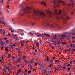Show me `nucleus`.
Wrapping results in <instances>:
<instances>
[{"label":"nucleus","mask_w":75,"mask_h":75,"mask_svg":"<svg viewBox=\"0 0 75 75\" xmlns=\"http://www.w3.org/2000/svg\"><path fill=\"white\" fill-rule=\"evenodd\" d=\"M10 70V69H9V67H5L3 71V74H6L7 71H9Z\"/></svg>","instance_id":"nucleus-1"},{"label":"nucleus","mask_w":75,"mask_h":75,"mask_svg":"<svg viewBox=\"0 0 75 75\" xmlns=\"http://www.w3.org/2000/svg\"><path fill=\"white\" fill-rule=\"evenodd\" d=\"M12 37H13V38H14L16 41L20 40V38H17V34H16L15 35H12Z\"/></svg>","instance_id":"nucleus-2"},{"label":"nucleus","mask_w":75,"mask_h":75,"mask_svg":"<svg viewBox=\"0 0 75 75\" xmlns=\"http://www.w3.org/2000/svg\"><path fill=\"white\" fill-rule=\"evenodd\" d=\"M61 3H62V2L61 1H54L53 2V3H55L54 4H60Z\"/></svg>","instance_id":"nucleus-3"},{"label":"nucleus","mask_w":75,"mask_h":75,"mask_svg":"<svg viewBox=\"0 0 75 75\" xmlns=\"http://www.w3.org/2000/svg\"><path fill=\"white\" fill-rule=\"evenodd\" d=\"M20 59H21V56L20 57H18L16 60V61L15 62L16 64H17V63H20Z\"/></svg>","instance_id":"nucleus-4"},{"label":"nucleus","mask_w":75,"mask_h":75,"mask_svg":"<svg viewBox=\"0 0 75 75\" xmlns=\"http://www.w3.org/2000/svg\"><path fill=\"white\" fill-rule=\"evenodd\" d=\"M66 36V35H63L61 37L60 39H59V40H62L64 39L65 38V37Z\"/></svg>","instance_id":"nucleus-5"},{"label":"nucleus","mask_w":75,"mask_h":75,"mask_svg":"<svg viewBox=\"0 0 75 75\" xmlns=\"http://www.w3.org/2000/svg\"><path fill=\"white\" fill-rule=\"evenodd\" d=\"M0 45L2 47H5L4 45V42H1L0 43Z\"/></svg>","instance_id":"nucleus-6"},{"label":"nucleus","mask_w":75,"mask_h":75,"mask_svg":"<svg viewBox=\"0 0 75 75\" xmlns=\"http://www.w3.org/2000/svg\"><path fill=\"white\" fill-rule=\"evenodd\" d=\"M21 45L22 46H24V42L23 41H21V42L20 43Z\"/></svg>","instance_id":"nucleus-7"},{"label":"nucleus","mask_w":75,"mask_h":75,"mask_svg":"<svg viewBox=\"0 0 75 75\" xmlns=\"http://www.w3.org/2000/svg\"><path fill=\"white\" fill-rule=\"evenodd\" d=\"M42 35L45 36V37H48V36H49V35L48 34L46 33L42 34Z\"/></svg>","instance_id":"nucleus-8"},{"label":"nucleus","mask_w":75,"mask_h":75,"mask_svg":"<svg viewBox=\"0 0 75 75\" xmlns=\"http://www.w3.org/2000/svg\"><path fill=\"white\" fill-rule=\"evenodd\" d=\"M34 47H35V46L33 44L32 45V46H31V49L32 50H34L35 49V48H34Z\"/></svg>","instance_id":"nucleus-9"},{"label":"nucleus","mask_w":75,"mask_h":75,"mask_svg":"<svg viewBox=\"0 0 75 75\" xmlns=\"http://www.w3.org/2000/svg\"><path fill=\"white\" fill-rule=\"evenodd\" d=\"M6 44H9V43H10V42L9 41V40H6Z\"/></svg>","instance_id":"nucleus-10"},{"label":"nucleus","mask_w":75,"mask_h":75,"mask_svg":"<svg viewBox=\"0 0 75 75\" xmlns=\"http://www.w3.org/2000/svg\"><path fill=\"white\" fill-rule=\"evenodd\" d=\"M36 46L37 47H38L40 46V43H39V42L37 43L36 44Z\"/></svg>","instance_id":"nucleus-11"},{"label":"nucleus","mask_w":75,"mask_h":75,"mask_svg":"<svg viewBox=\"0 0 75 75\" xmlns=\"http://www.w3.org/2000/svg\"><path fill=\"white\" fill-rule=\"evenodd\" d=\"M60 67L61 68H63V69H65L67 68V67L65 66L63 67L62 65L60 66Z\"/></svg>","instance_id":"nucleus-12"},{"label":"nucleus","mask_w":75,"mask_h":75,"mask_svg":"<svg viewBox=\"0 0 75 75\" xmlns=\"http://www.w3.org/2000/svg\"><path fill=\"white\" fill-rule=\"evenodd\" d=\"M24 61V62L25 63V64H27V62H29V61H27L26 60H23Z\"/></svg>","instance_id":"nucleus-13"},{"label":"nucleus","mask_w":75,"mask_h":75,"mask_svg":"<svg viewBox=\"0 0 75 75\" xmlns=\"http://www.w3.org/2000/svg\"><path fill=\"white\" fill-rule=\"evenodd\" d=\"M8 57L9 58H11V54H8Z\"/></svg>","instance_id":"nucleus-14"},{"label":"nucleus","mask_w":75,"mask_h":75,"mask_svg":"<svg viewBox=\"0 0 75 75\" xmlns=\"http://www.w3.org/2000/svg\"><path fill=\"white\" fill-rule=\"evenodd\" d=\"M4 3V0H1V1H0V3H2V4H3V3Z\"/></svg>","instance_id":"nucleus-15"},{"label":"nucleus","mask_w":75,"mask_h":75,"mask_svg":"<svg viewBox=\"0 0 75 75\" xmlns=\"http://www.w3.org/2000/svg\"><path fill=\"white\" fill-rule=\"evenodd\" d=\"M8 65L9 67H11V64L10 63H8Z\"/></svg>","instance_id":"nucleus-16"},{"label":"nucleus","mask_w":75,"mask_h":75,"mask_svg":"<svg viewBox=\"0 0 75 75\" xmlns=\"http://www.w3.org/2000/svg\"><path fill=\"white\" fill-rule=\"evenodd\" d=\"M69 46L70 47H73V45H72L73 44H69Z\"/></svg>","instance_id":"nucleus-17"},{"label":"nucleus","mask_w":75,"mask_h":75,"mask_svg":"<svg viewBox=\"0 0 75 75\" xmlns=\"http://www.w3.org/2000/svg\"><path fill=\"white\" fill-rule=\"evenodd\" d=\"M5 51H8V48H5Z\"/></svg>","instance_id":"nucleus-18"},{"label":"nucleus","mask_w":75,"mask_h":75,"mask_svg":"<svg viewBox=\"0 0 75 75\" xmlns=\"http://www.w3.org/2000/svg\"><path fill=\"white\" fill-rule=\"evenodd\" d=\"M57 37V35H55L54 36V38H53V39H57V38H55Z\"/></svg>","instance_id":"nucleus-19"},{"label":"nucleus","mask_w":75,"mask_h":75,"mask_svg":"<svg viewBox=\"0 0 75 75\" xmlns=\"http://www.w3.org/2000/svg\"><path fill=\"white\" fill-rule=\"evenodd\" d=\"M25 58H26V56H25V55H24L23 57V59H25Z\"/></svg>","instance_id":"nucleus-20"},{"label":"nucleus","mask_w":75,"mask_h":75,"mask_svg":"<svg viewBox=\"0 0 75 75\" xmlns=\"http://www.w3.org/2000/svg\"><path fill=\"white\" fill-rule=\"evenodd\" d=\"M13 69H16V66H13Z\"/></svg>","instance_id":"nucleus-21"},{"label":"nucleus","mask_w":75,"mask_h":75,"mask_svg":"<svg viewBox=\"0 0 75 75\" xmlns=\"http://www.w3.org/2000/svg\"><path fill=\"white\" fill-rule=\"evenodd\" d=\"M18 72H19V73H20V72H22L21 70H20V69H19V70H18Z\"/></svg>","instance_id":"nucleus-22"},{"label":"nucleus","mask_w":75,"mask_h":75,"mask_svg":"<svg viewBox=\"0 0 75 75\" xmlns=\"http://www.w3.org/2000/svg\"><path fill=\"white\" fill-rule=\"evenodd\" d=\"M20 34L21 35H24V33H23V32H21L20 33Z\"/></svg>","instance_id":"nucleus-23"},{"label":"nucleus","mask_w":75,"mask_h":75,"mask_svg":"<svg viewBox=\"0 0 75 75\" xmlns=\"http://www.w3.org/2000/svg\"><path fill=\"white\" fill-rule=\"evenodd\" d=\"M39 13H40V15H41L42 14V13H44V12H39Z\"/></svg>","instance_id":"nucleus-24"},{"label":"nucleus","mask_w":75,"mask_h":75,"mask_svg":"<svg viewBox=\"0 0 75 75\" xmlns=\"http://www.w3.org/2000/svg\"><path fill=\"white\" fill-rule=\"evenodd\" d=\"M42 34H40L39 35V37H42V35H42Z\"/></svg>","instance_id":"nucleus-25"},{"label":"nucleus","mask_w":75,"mask_h":75,"mask_svg":"<svg viewBox=\"0 0 75 75\" xmlns=\"http://www.w3.org/2000/svg\"><path fill=\"white\" fill-rule=\"evenodd\" d=\"M4 63V60H1V64H3Z\"/></svg>","instance_id":"nucleus-26"},{"label":"nucleus","mask_w":75,"mask_h":75,"mask_svg":"<svg viewBox=\"0 0 75 75\" xmlns=\"http://www.w3.org/2000/svg\"><path fill=\"white\" fill-rule=\"evenodd\" d=\"M47 59H46V61H48V60H49V58H48V57H47Z\"/></svg>","instance_id":"nucleus-27"},{"label":"nucleus","mask_w":75,"mask_h":75,"mask_svg":"<svg viewBox=\"0 0 75 75\" xmlns=\"http://www.w3.org/2000/svg\"><path fill=\"white\" fill-rule=\"evenodd\" d=\"M34 14H37V11H34Z\"/></svg>","instance_id":"nucleus-28"},{"label":"nucleus","mask_w":75,"mask_h":75,"mask_svg":"<svg viewBox=\"0 0 75 75\" xmlns=\"http://www.w3.org/2000/svg\"><path fill=\"white\" fill-rule=\"evenodd\" d=\"M42 16L43 17H45L46 16V15H45V13H43V14L42 15Z\"/></svg>","instance_id":"nucleus-29"},{"label":"nucleus","mask_w":75,"mask_h":75,"mask_svg":"<svg viewBox=\"0 0 75 75\" xmlns=\"http://www.w3.org/2000/svg\"><path fill=\"white\" fill-rule=\"evenodd\" d=\"M73 45V47H74V48H75V44H72Z\"/></svg>","instance_id":"nucleus-30"},{"label":"nucleus","mask_w":75,"mask_h":75,"mask_svg":"<svg viewBox=\"0 0 75 75\" xmlns=\"http://www.w3.org/2000/svg\"><path fill=\"white\" fill-rule=\"evenodd\" d=\"M69 62L71 64H72V61L70 60L69 61Z\"/></svg>","instance_id":"nucleus-31"},{"label":"nucleus","mask_w":75,"mask_h":75,"mask_svg":"<svg viewBox=\"0 0 75 75\" xmlns=\"http://www.w3.org/2000/svg\"><path fill=\"white\" fill-rule=\"evenodd\" d=\"M69 18H70L69 17H66V19L67 20H68L69 19Z\"/></svg>","instance_id":"nucleus-32"},{"label":"nucleus","mask_w":75,"mask_h":75,"mask_svg":"<svg viewBox=\"0 0 75 75\" xmlns=\"http://www.w3.org/2000/svg\"><path fill=\"white\" fill-rule=\"evenodd\" d=\"M71 48H69L68 49V51L69 52L71 51Z\"/></svg>","instance_id":"nucleus-33"},{"label":"nucleus","mask_w":75,"mask_h":75,"mask_svg":"<svg viewBox=\"0 0 75 75\" xmlns=\"http://www.w3.org/2000/svg\"><path fill=\"white\" fill-rule=\"evenodd\" d=\"M72 34H75V30H73L72 32Z\"/></svg>","instance_id":"nucleus-34"},{"label":"nucleus","mask_w":75,"mask_h":75,"mask_svg":"<svg viewBox=\"0 0 75 75\" xmlns=\"http://www.w3.org/2000/svg\"><path fill=\"white\" fill-rule=\"evenodd\" d=\"M55 62H59V60H55Z\"/></svg>","instance_id":"nucleus-35"},{"label":"nucleus","mask_w":75,"mask_h":75,"mask_svg":"<svg viewBox=\"0 0 75 75\" xmlns=\"http://www.w3.org/2000/svg\"><path fill=\"white\" fill-rule=\"evenodd\" d=\"M57 43L58 44H59L60 43V42H59V41H57Z\"/></svg>","instance_id":"nucleus-36"},{"label":"nucleus","mask_w":75,"mask_h":75,"mask_svg":"<svg viewBox=\"0 0 75 75\" xmlns=\"http://www.w3.org/2000/svg\"><path fill=\"white\" fill-rule=\"evenodd\" d=\"M19 65H20L19 64H17V68H19Z\"/></svg>","instance_id":"nucleus-37"},{"label":"nucleus","mask_w":75,"mask_h":75,"mask_svg":"<svg viewBox=\"0 0 75 75\" xmlns=\"http://www.w3.org/2000/svg\"><path fill=\"white\" fill-rule=\"evenodd\" d=\"M1 22L2 24H4V22L3 21H1Z\"/></svg>","instance_id":"nucleus-38"},{"label":"nucleus","mask_w":75,"mask_h":75,"mask_svg":"<svg viewBox=\"0 0 75 75\" xmlns=\"http://www.w3.org/2000/svg\"><path fill=\"white\" fill-rule=\"evenodd\" d=\"M16 57H15L14 56H13L12 57V59H14Z\"/></svg>","instance_id":"nucleus-39"},{"label":"nucleus","mask_w":75,"mask_h":75,"mask_svg":"<svg viewBox=\"0 0 75 75\" xmlns=\"http://www.w3.org/2000/svg\"><path fill=\"white\" fill-rule=\"evenodd\" d=\"M52 64H50V66H49V67H50V68H51V67H52Z\"/></svg>","instance_id":"nucleus-40"},{"label":"nucleus","mask_w":75,"mask_h":75,"mask_svg":"<svg viewBox=\"0 0 75 75\" xmlns=\"http://www.w3.org/2000/svg\"><path fill=\"white\" fill-rule=\"evenodd\" d=\"M15 44H16V43H15L14 44L12 45V46H14V47H16V45H15Z\"/></svg>","instance_id":"nucleus-41"},{"label":"nucleus","mask_w":75,"mask_h":75,"mask_svg":"<svg viewBox=\"0 0 75 75\" xmlns=\"http://www.w3.org/2000/svg\"><path fill=\"white\" fill-rule=\"evenodd\" d=\"M19 72H17V73L15 74L16 75H18V74H19Z\"/></svg>","instance_id":"nucleus-42"},{"label":"nucleus","mask_w":75,"mask_h":75,"mask_svg":"<svg viewBox=\"0 0 75 75\" xmlns=\"http://www.w3.org/2000/svg\"><path fill=\"white\" fill-rule=\"evenodd\" d=\"M33 55H35V52H33Z\"/></svg>","instance_id":"nucleus-43"},{"label":"nucleus","mask_w":75,"mask_h":75,"mask_svg":"<svg viewBox=\"0 0 75 75\" xmlns=\"http://www.w3.org/2000/svg\"><path fill=\"white\" fill-rule=\"evenodd\" d=\"M55 71H57V70H58V69L57 68V67L55 68Z\"/></svg>","instance_id":"nucleus-44"},{"label":"nucleus","mask_w":75,"mask_h":75,"mask_svg":"<svg viewBox=\"0 0 75 75\" xmlns=\"http://www.w3.org/2000/svg\"><path fill=\"white\" fill-rule=\"evenodd\" d=\"M59 55H61V54H62V53L61 52H59Z\"/></svg>","instance_id":"nucleus-45"},{"label":"nucleus","mask_w":75,"mask_h":75,"mask_svg":"<svg viewBox=\"0 0 75 75\" xmlns=\"http://www.w3.org/2000/svg\"><path fill=\"white\" fill-rule=\"evenodd\" d=\"M35 52H37V49H35Z\"/></svg>","instance_id":"nucleus-46"},{"label":"nucleus","mask_w":75,"mask_h":75,"mask_svg":"<svg viewBox=\"0 0 75 75\" xmlns=\"http://www.w3.org/2000/svg\"><path fill=\"white\" fill-rule=\"evenodd\" d=\"M16 50H17V51H18L19 49H18V48H16Z\"/></svg>","instance_id":"nucleus-47"},{"label":"nucleus","mask_w":75,"mask_h":75,"mask_svg":"<svg viewBox=\"0 0 75 75\" xmlns=\"http://www.w3.org/2000/svg\"><path fill=\"white\" fill-rule=\"evenodd\" d=\"M26 13H28V10H27V11L25 12Z\"/></svg>","instance_id":"nucleus-48"},{"label":"nucleus","mask_w":75,"mask_h":75,"mask_svg":"<svg viewBox=\"0 0 75 75\" xmlns=\"http://www.w3.org/2000/svg\"><path fill=\"white\" fill-rule=\"evenodd\" d=\"M2 35L3 36H4V35H5V33H3L2 34Z\"/></svg>","instance_id":"nucleus-49"},{"label":"nucleus","mask_w":75,"mask_h":75,"mask_svg":"<svg viewBox=\"0 0 75 75\" xmlns=\"http://www.w3.org/2000/svg\"><path fill=\"white\" fill-rule=\"evenodd\" d=\"M40 35V34H38V35L37 36V37H40V35Z\"/></svg>","instance_id":"nucleus-50"},{"label":"nucleus","mask_w":75,"mask_h":75,"mask_svg":"<svg viewBox=\"0 0 75 75\" xmlns=\"http://www.w3.org/2000/svg\"><path fill=\"white\" fill-rule=\"evenodd\" d=\"M37 64H38V63H35V66H37Z\"/></svg>","instance_id":"nucleus-51"},{"label":"nucleus","mask_w":75,"mask_h":75,"mask_svg":"<svg viewBox=\"0 0 75 75\" xmlns=\"http://www.w3.org/2000/svg\"><path fill=\"white\" fill-rule=\"evenodd\" d=\"M1 50H4L3 47H1Z\"/></svg>","instance_id":"nucleus-52"},{"label":"nucleus","mask_w":75,"mask_h":75,"mask_svg":"<svg viewBox=\"0 0 75 75\" xmlns=\"http://www.w3.org/2000/svg\"><path fill=\"white\" fill-rule=\"evenodd\" d=\"M55 58H56L55 56H54V57H52V58L53 59H55Z\"/></svg>","instance_id":"nucleus-53"},{"label":"nucleus","mask_w":75,"mask_h":75,"mask_svg":"<svg viewBox=\"0 0 75 75\" xmlns=\"http://www.w3.org/2000/svg\"><path fill=\"white\" fill-rule=\"evenodd\" d=\"M44 6H45L46 5V3H45V2H44Z\"/></svg>","instance_id":"nucleus-54"},{"label":"nucleus","mask_w":75,"mask_h":75,"mask_svg":"<svg viewBox=\"0 0 75 75\" xmlns=\"http://www.w3.org/2000/svg\"><path fill=\"white\" fill-rule=\"evenodd\" d=\"M28 73H31V71H28Z\"/></svg>","instance_id":"nucleus-55"},{"label":"nucleus","mask_w":75,"mask_h":75,"mask_svg":"<svg viewBox=\"0 0 75 75\" xmlns=\"http://www.w3.org/2000/svg\"><path fill=\"white\" fill-rule=\"evenodd\" d=\"M75 49H74L73 50H72V51H73V52H74L75 51Z\"/></svg>","instance_id":"nucleus-56"},{"label":"nucleus","mask_w":75,"mask_h":75,"mask_svg":"<svg viewBox=\"0 0 75 75\" xmlns=\"http://www.w3.org/2000/svg\"><path fill=\"white\" fill-rule=\"evenodd\" d=\"M52 49H54V47L53 46H52Z\"/></svg>","instance_id":"nucleus-57"},{"label":"nucleus","mask_w":75,"mask_h":75,"mask_svg":"<svg viewBox=\"0 0 75 75\" xmlns=\"http://www.w3.org/2000/svg\"><path fill=\"white\" fill-rule=\"evenodd\" d=\"M43 3H44V2L43 1H42V2L41 3V4H43Z\"/></svg>","instance_id":"nucleus-58"},{"label":"nucleus","mask_w":75,"mask_h":75,"mask_svg":"<svg viewBox=\"0 0 75 75\" xmlns=\"http://www.w3.org/2000/svg\"><path fill=\"white\" fill-rule=\"evenodd\" d=\"M11 35V34L10 33H8V36H10Z\"/></svg>","instance_id":"nucleus-59"},{"label":"nucleus","mask_w":75,"mask_h":75,"mask_svg":"<svg viewBox=\"0 0 75 75\" xmlns=\"http://www.w3.org/2000/svg\"><path fill=\"white\" fill-rule=\"evenodd\" d=\"M48 13H49V14H51V12L49 11Z\"/></svg>","instance_id":"nucleus-60"},{"label":"nucleus","mask_w":75,"mask_h":75,"mask_svg":"<svg viewBox=\"0 0 75 75\" xmlns=\"http://www.w3.org/2000/svg\"><path fill=\"white\" fill-rule=\"evenodd\" d=\"M38 52H40V49H38Z\"/></svg>","instance_id":"nucleus-61"},{"label":"nucleus","mask_w":75,"mask_h":75,"mask_svg":"<svg viewBox=\"0 0 75 75\" xmlns=\"http://www.w3.org/2000/svg\"><path fill=\"white\" fill-rule=\"evenodd\" d=\"M9 74L8 73H6V75H9Z\"/></svg>","instance_id":"nucleus-62"},{"label":"nucleus","mask_w":75,"mask_h":75,"mask_svg":"<svg viewBox=\"0 0 75 75\" xmlns=\"http://www.w3.org/2000/svg\"><path fill=\"white\" fill-rule=\"evenodd\" d=\"M7 38H5L4 39V40H7Z\"/></svg>","instance_id":"nucleus-63"},{"label":"nucleus","mask_w":75,"mask_h":75,"mask_svg":"<svg viewBox=\"0 0 75 75\" xmlns=\"http://www.w3.org/2000/svg\"><path fill=\"white\" fill-rule=\"evenodd\" d=\"M2 31V29H0V32H1Z\"/></svg>","instance_id":"nucleus-64"}]
</instances>
